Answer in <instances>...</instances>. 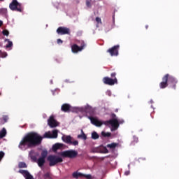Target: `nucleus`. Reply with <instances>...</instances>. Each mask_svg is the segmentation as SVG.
<instances>
[{"instance_id": "obj_29", "label": "nucleus", "mask_w": 179, "mask_h": 179, "mask_svg": "<svg viewBox=\"0 0 179 179\" xmlns=\"http://www.w3.org/2000/svg\"><path fill=\"white\" fill-rule=\"evenodd\" d=\"M101 135L103 136V138H108L111 136V133H109V132L106 133L105 131H102L101 133Z\"/></svg>"}, {"instance_id": "obj_25", "label": "nucleus", "mask_w": 179, "mask_h": 179, "mask_svg": "<svg viewBox=\"0 0 179 179\" xmlns=\"http://www.w3.org/2000/svg\"><path fill=\"white\" fill-rule=\"evenodd\" d=\"M6 136V129L3 128L1 131H0V139L5 138Z\"/></svg>"}, {"instance_id": "obj_19", "label": "nucleus", "mask_w": 179, "mask_h": 179, "mask_svg": "<svg viewBox=\"0 0 179 179\" xmlns=\"http://www.w3.org/2000/svg\"><path fill=\"white\" fill-rule=\"evenodd\" d=\"M64 146L65 145H64V143H57L52 145V149L53 152H57L58 149H62V148H64Z\"/></svg>"}, {"instance_id": "obj_42", "label": "nucleus", "mask_w": 179, "mask_h": 179, "mask_svg": "<svg viewBox=\"0 0 179 179\" xmlns=\"http://www.w3.org/2000/svg\"><path fill=\"white\" fill-rule=\"evenodd\" d=\"M57 44H62L64 43V41H62V40L59 38V39H57Z\"/></svg>"}, {"instance_id": "obj_15", "label": "nucleus", "mask_w": 179, "mask_h": 179, "mask_svg": "<svg viewBox=\"0 0 179 179\" xmlns=\"http://www.w3.org/2000/svg\"><path fill=\"white\" fill-rule=\"evenodd\" d=\"M72 176L73 178L76 179L79 178V177H85L87 179H92V175L90 174L86 175L82 173L74 172Z\"/></svg>"}, {"instance_id": "obj_28", "label": "nucleus", "mask_w": 179, "mask_h": 179, "mask_svg": "<svg viewBox=\"0 0 179 179\" xmlns=\"http://www.w3.org/2000/svg\"><path fill=\"white\" fill-rule=\"evenodd\" d=\"M0 15H8V9L6 8H1L0 9Z\"/></svg>"}, {"instance_id": "obj_10", "label": "nucleus", "mask_w": 179, "mask_h": 179, "mask_svg": "<svg viewBox=\"0 0 179 179\" xmlns=\"http://www.w3.org/2000/svg\"><path fill=\"white\" fill-rule=\"evenodd\" d=\"M43 138H48L49 139H55L58 138V130L55 129L52 131L45 132L43 135Z\"/></svg>"}, {"instance_id": "obj_24", "label": "nucleus", "mask_w": 179, "mask_h": 179, "mask_svg": "<svg viewBox=\"0 0 179 179\" xmlns=\"http://www.w3.org/2000/svg\"><path fill=\"white\" fill-rule=\"evenodd\" d=\"M81 134L78 136V139H84V141H86V139H87V136H86V134H85V132H83V130H81Z\"/></svg>"}, {"instance_id": "obj_31", "label": "nucleus", "mask_w": 179, "mask_h": 179, "mask_svg": "<svg viewBox=\"0 0 179 179\" xmlns=\"http://www.w3.org/2000/svg\"><path fill=\"white\" fill-rule=\"evenodd\" d=\"M99 136L97 134V132L94 131L92 133V139H99Z\"/></svg>"}, {"instance_id": "obj_8", "label": "nucleus", "mask_w": 179, "mask_h": 179, "mask_svg": "<svg viewBox=\"0 0 179 179\" xmlns=\"http://www.w3.org/2000/svg\"><path fill=\"white\" fill-rule=\"evenodd\" d=\"M62 139L63 141V142H64L65 143H67L68 145H73V146H78V145H79V141H73V138H72V136H63L62 137Z\"/></svg>"}, {"instance_id": "obj_49", "label": "nucleus", "mask_w": 179, "mask_h": 179, "mask_svg": "<svg viewBox=\"0 0 179 179\" xmlns=\"http://www.w3.org/2000/svg\"><path fill=\"white\" fill-rule=\"evenodd\" d=\"M113 169H115V166H113Z\"/></svg>"}, {"instance_id": "obj_48", "label": "nucleus", "mask_w": 179, "mask_h": 179, "mask_svg": "<svg viewBox=\"0 0 179 179\" xmlns=\"http://www.w3.org/2000/svg\"><path fill=\"white\" fill-rule=\"evenodd\" d=\"M115 113H118V109H115Z\"/></svg>"}, {"instance_id": "obj_34", "label": "nucleus", "mask_w": 179, "mask_h": 179, "mask_svg": "<svg viewBox=\"0 0 179 179\" xmlns=\"http://www.w3.org/2000/svg\"><path fill=\"white\" fill-rule=\"evenodd\" d=\"M8 120H9L8 116H3V120L4 121V122H1V125H3V124H5V122H8Z\"/></svg>"}, {"instance_id": "obj_11", "label": "nucleus", "mask_w": 179, "mask_h": 179, "mask_svg": "<svg viewBox=\"0 0 179 179\" xmlns=\"http://www.w3.org/2000/svg\"><path fill=\"white\" fill-rule=\"evenodd\" d=\"M57 34H59L60 36H64L65 34H71V29L68 27H59L57 29Z\"/></svg>"}, {"instance_id": "obj_7", "label": "nucleus", "mask_w": 179, "mask_h": 179, "mask_svg": "<svg viewBox=\"0 0 179 179\" xmlns=\"http://www.w3.org/2000/svg\"><path fill=\"white\" fill-rule=\"evenodd\" d=\"M48 155V151L43 150L41 153V157H39L37 160V164L39 167H43L45 164V158Z\"/></svg>"}, {"instance_id": "obj_39", "label": "nucleus", "mask_w": 179, "mask_h": 179, "mask_svg": "<svg viewBox=\"0 0 179 179\" xmlns=\"http://www.w3.org/2000/svg\"><path fill=\"white\" fill-rule=\"evenodd\" d=\"M43 177L45 179L50 178V173L48 172V173H45Z\"/></svg>"}, {"instance_id": "obj_18", "label": "nucleus", "mask_w": 179, "mask_h": 179, "mask_svg": "<svg viewBox=\"0 0 179 179\" xmlns=\"http://www.w3.org/2000/svg\"><path fill=\"white\" fill-rule=\"evenodd\" d=\"M71 106L69 103H64L62 105L61 110L64 113H69V111H71Z\"/></svg>"}, {"instance_id": "obj_52", "label": "nucleus", "mask_w": 179, "mask_h": 179, "mask_svg": "<svg viewBox=\"0 0 179 179\" xmlns=\"http://www.w3.org/2000/svg\"><path fill=\"white\" fill-rule=\"evenodd\" d=\"M128 167H129V165H128Z\"/></svg>"}, {"instance_id": "obj_16", "label": "nucleus", "mask_w": 179, "mask_h": 179, "mask_svg": "<svg viewBox=\"0 0 179 179\" xmlns=\"http://www.w3.org/2000/svg\"><path fill=\"white\" fill-rule=\"evenodd\" d=\"M115 148H121V143L120 142L113 143V159H115V157H117V156H118V153L114 152H115Z\"/></svg>"}, {"instance_id": "obj_35", "label": "nucleus", "mask_w": 179, "mask_h": 179, "mask_svg": "<svg viewBox=\"0 0 179 179\" xmlns=\"http://www.w3.org/2000/svg\"><path fill=\"white\" fill-rule=\"evenodd\" d=\"M2 34L3 36H9V31H8L7 29H4L2 31Z\"/></svg>"}, {"instance_id": "obj_1", "label": "nucleus", "mask_w": 179, "mask_h": 179, "mask_svg": "<svg viewBox=\"0 0 179 179\" xmlns=\"http://www.w3.org/2000/svg\"><path fill=\"white\" fill-rule=\"evenodd\" d=\"M43 142V136L38 133L31 131L27 134L20 141L18 148L20 150L25 151L40 146Z\"/></svg>"}, {"instance_id": "obj_3", "label": "nucleus", "mask_w": 179, "mask_h": 179, "mask_svg": "<svg viewBox=\"0 0 179 179\" xmlns=\"http://www.w3.org/2000/svg\"><path fill=\"white\" fill-rule=\"evenodd\" d=\"M59 155L62 157L66 159H76V157H78V151L75 150H69L61 152Z\"/></svg>"}, {"instance_id": "obj_33", "label": "nucleus", "mask_w": 179, "mask_h": 179, "mask_svg": "<svg viewBox=\"0 0 179 179\" xmlns=\"http://www.w3.org/2000/svg\"><path fill=\"white\" fill-rule=\"evenodd\" d=\"M85 3L87 8H92V0H86Z\"/></svg>"}, {"instance_id": "obj_38", "label": "nucleus", "mask_w": 179, "mask_h": 179, "mask_svg": "<svg viewBox=\"0 0 179 179\" xmlns=\"http://www.w3.org/2000/svg\"><path fill=\"white\" fill-rule=\"evenodd\" d=\"M96 22L99 24L100 23L101 24V18L96 17Z\"/></svg>"}, {"instance_id": "obj_6", "label": "nucleus", "mask_w": 179, "mask_h": 179, "mask_svg": "<svg viewBox=\"0 0 179 179\" xmlns=\"http://www.w3.org/2000/svg\"><path fill=\"white\" fill-rule=\"evenodd\" d=\"M9 8L10 10H15L16 12L23 11L22 3H18L17 0H13L12 2L9 4Z\"/></svg>"}, {"instance_id": "obj_36", "label": "nucleus", "mask_w": 179, "mask_h": 179, "mask_svg": "<svg viewBox=\"0 0 179 179\" xmlns=\"http://www.w3.org/2000/svg\"><path fill=\"white\" fill-rule=\"evenodd\" d=\"M3 156H5V152H3V151H0V162L3 159Z\"/></svg>"}, {"instance_id": "obj_41", "label": "nucleus", "mask_w": 179, "mask_h": 179, "mask_svg": "<svg viewBox=\"0 0 179 179\" xmlns=\"http://www.w3.org/2000/svg\"><path fill=\"white\" fill-rule=\"evenodd\" d=\"M131 174V171L128 170L124 172V176H129Z\"/></svg>"}, {"instance_id": "obj_26", "label": "nucleus", "mask_w": 179, "mask_h": 179, "mask_svg": "<svg viewBox=\"0 0 179 179\" xmlns=\"http://www.w3.org/2000/svg\"><path fill=\"white\" fill-rule=\"evenodd\" d=\"M4 41L5 43H8V44L6 45V48H10L11 47H13V43H12V41H10L9 39H5Z\"/></svg>"}, {"instance_id": "obj_2", "label": "nucleus", "mask_w": 179, "mask_h": 179, "mask_svg": "<svg viewBox=\"0 0 179 179\" xmlns=\"http://www.w3.org/2000/svg\"><path fill=\"white\" fill-rule=\"evenodd\" d=\"M89 120L91 121V123L93 125H95V127H101L103 124L104 125H110V130L113 131V119H110V120L101 122L92 116L88 117Z\"/></svg>"}, {"instance_id": "obj_30", "label": "nucleus", "mask_w": 179, "mask_h": 179, "mask_svg": "<svg viewBox=\"0 0 179 179\" xmlns=\"http://www.w3.org/2000/svg\"><path fill=\"white\" fill-rule=\"evenodd\" d=\"M91 152L92 153H100V147L92 148Z\"/></svg>"}, {"instance_id": "obj_13", "label": "nucleus", "mask_w": 179, "mask_h": 179, "mask_svg": "<svg viewBox=\"0 0 179 179\" xmlns=\"http://www.w3.org/2000/svg\"><path fill=\"white\" fill-rule=\"evenodd\" d=\"M48 124L49 127H50V128H56V127H58V122H57V120H55L54 118V116L52 115L48 120Z\"/></svg>"}, {"instance_id": "obj_45", "label": "nucleus", "mask_w": 179, "mask_h": 179, "mask_svg": "<svg viewBox=\"0 0 179 179\" xmlns=\"http://www.w3.org/2000/svg\"><path fill=\"white\" fill-rule=\"evenodd\" d=\"M2 24H3V22H2V20H0V27L2 26Z\"/></svg>"}, {"instance_id": "obj_14", "label": "nucleus", "mask_w": 179, "mask_h": 179, "mask_svg": "<svg viewBox=\"0 0 179 179\" xmlns=\"http://www.w3.org/2000/svg\"><path fill=\"white\" fill-rule=\"evenodd\" d=\"M85 48V45H82L81 46H78L77 44H73L71 46V51L73 54H78V52L82 51Z\"/></svg>"}, {"instance_id": "obj_22", "label": "nucleus", "mask_w": 179, "mask_h": 179, "mask_svg": "<svg viewBox=\"0 0 179 179\" xmlns=\"http://www.w3.org/2000/svg\"><path fill=\"white\" fill-rule=\"evenodd\" d=\"M108 150L107 147H104L103 145L99 146V153H108Z\"/></svg>"}, {"instance_id": "obj_17", "label": "nucleus", "mask_w": 179, "mask_h": 179, "mask_svg": "<svg viewBox=\"0 0 179 179\" xmlns=\"http://www.w3.org/2000/svg\"><path fill=\"white\" fill-rule=\"evenodd\" d=\"M85 113L87 117H93L92 115H94V110H93V108L88 106L85 108Z\"/></svg>"}, {"instance_id": "obj_27", "label": "nucleus", "mask_w": 179, "mask_h": 179, "mask_svg": "<svg viewBox=\"0 0 179 179\" xmlns=\"http://www.w3.org/2000/svg\"><path fill=\"white\" fill-rule=\"evenodd\" d=\"M19 169H27V164L25 162H19L18 164Z\"/></svg>"}, {"instance_id": "obj_47", "label": "nucleus", "mask_w": 179, "mask_h": 179, "mask_svg": "<svg viewBox=\"0 0 179 179\" xmlns=\"http://www.w3.org/2000/svg\"><path fill=\"white\" fill-rule=\"evenodd\" d=\"M148 27H149V26H148V25H146V26H145V29H148Z\"/></svg>"}, {"instance_id": "obj_5", "label": "nucleus", "mask_w": 179, "mask_h": 179, "mask_svg": "<svg viewBox=\"0 0 179 179\" xmlns=\"http://www.w3.org/2000/svg\"><path fill=\"white\" fill-rule=\"evenodd\" d=\"M125 121H124V119H119L117 117V115L114 113H113V132L114 136V132L120 128V125L124 124Z\"/></svg>"}, {"instance_id": "obj_12", "label": "nucleus", "mask_w": 179, "mask_h": 179, "mask_svg": "<svg viewBox=\"0 0 179 179\" xmlns=\"http://www.w3.org/2000/svg\"><path fill=\"white\" fill-rule=\"evenodd\" d=\"M169 86V74H166L162 78V81L159 83L160 89H166Z\"/></svg>"}, {"instance_id": "obj_23", "label": "nucleus", "mask_w": 179, "mask_h": 179, "mask_svg": "<svg viewBox=\"0 0 179 179\" xmlns=\"http://www.w3.org/2000/svg\"><path fill=\"white\" fill-rule=\"evenodd\" d=\"M138 142H139V138H138V137L136 136H134L133 141L131 142V145L135 146V145H136V143H138Z\"/></svg>"}, {"instance_id": "obj_46", "label": "nucleus", "mask_w": 179, "mask_h": 179, "mask_svg": "<svg viewBox=\"0 0 179 179\" xmlns=\"http://www.w3.org/2000/svg\"><path fill=\"white\" fill-rule=\"evenodd\" d=\"M115 75H116L115 73H113V78H115Z\"/></svg>"}, {"instance_id": "obj_50", "label": "nucleus", "mask_w": 179, "mask_h": 179, "mask_svg": "<svg viewBox=\"0 0 179 179\" xmlns=\"http://www.w3.org/2000/svg\"><path fill=\"white\" fill-rule=\"evenodd\" d=\"M0 1H5V0H0Z\"/></svg>"}, {"instance_id": "obj_4", "label": "nucleus", "mask_w": 179, "mask_h": 179, "mask_svg": "<svg viewBox=\"0 0 179 179\" xmlns=\"http://www.w3.org/2000/svg\"><path fill=\"white\" fill-rule=\"evenodd\" d=\"M48 162H49V166L52 167L54 166H57L58 163H62L64 159L62 157L56 156V155H49L47 157Z\"/></svg>"}, {"instance_id": "obj_44", "label": "nucleus", "mask_w": 179, "mask_h": 179, "mask_svg": "<svg viewBox=\"0 0 179 179\" xmlns=\"http://www.w3.org/2000/svg\"><path fill=\"white\" fill-rule=\"evenodd\" d=\"M107 148H110V149H113V143L107 145Z\"/></svg>"}, {"instance_id": "obj_9", "label": "nucleus", "mask_w": 179, "mask_h": 179, "mask_svg": "<svg viewBox=\"0 0 179 179\" xmlns=\"http://www.w3.org/2000/svg\"><path fill=\"white\" fill-rule=\"evenodd\" d=\"M177 83H178L177 79L174 78V76L168 74V86H169V87H171V89L176 90L177 87Z\"/></svg>"}, {"instance_id": "obj_43", "label": "nucleus", "mask_w": 179, "mask_h": 179, "mask_svg": "<svg viewBox=\"0 0 179 179\" xmlns=\"http://www.w3.org/2000/svg\"><path fill=\"white\" fill-rule=\"evenodd\" d=\"M106 94H107L108 96H111V91L108 90V91L106 92Z\"/></svg>"}, {"instance_id": "obj_37", "label": "nucleus", "mask_w": 179, "mask_h": 179, "mask_svg": "<svg viewBox=\"0 0 179 179\" xmlns=\"http://www.w3.org/2000/svg\"><path fill=\"white\" fill-rule=\"evenodd\" d=\"M118 83V80H117V78H114L113 79V85H117Z\"/></svg>"}, {"instance_id": "obj_40", "label": "nucleus", "mask_w": 179, "mask_h": 179, "mask_svg": "<svg viewBox=\"0 0 179 179\" xmlns=\"http://www.w3.org/2000/svg\"><path fill=\"white\" fill-rule=\"evenodd\" d=\"M107 52H109V54L113 56V48H109L108 50H107Z\"/></svg>"}, {"instance_id": "obj_51", "label": "nucleus", "mask_w": 179, "mask_h": 179, "mask_svg": "<svg viewBox=\"0 0 179 179\" xmlns=\"http://www.w3.org/2000/svg\"><path fill=\"white\" fill-rule=\"evenodd\" d=\"M115 164L117 165V162H115Z\"/></svg>"}, {"instance_id": "obj_20", "label": "nucleus", "mask_w": 179, "mask_h": 179, "mask_svg": "<svg viewBox=\"0 0 179 179\" xmlns=\"http://www.w3.org/2000/svg\"><path fill=\"white\" fill-rule=\"evenodd\" d=\"M103 82L105 85H108L109 86H113V80L108 77H104L103 78Z\"/></svg>"}, {"instance_id": "obj_21", "label": "nucleus", "mask_w": 179, "mask_h": 179, "mask_svg": "<svg viewBox=\"0 0 179 179\" xmlns=\"http://www.w3.org/2000/svg\"><path fill=\"white\" fill-rule=\"evenodd\" d=\"M118 50H120V45H116L113 47V55L116 57L118 55Z\"/></svg>"}, {"instance_id": "obj_32", "label": "nucleus", "mask_w": 179, "mask_h": 179, "mask_svg": "<svg viewBox=\"0 0 179 179\" xmlns=\"http://www.w3.org/2000/svg\"><path fill=\"white\" fill-rule=\"evenodd\" d=\"M0 57H1V58H6V57H8V53H6V52H2V50H0Z\"/></svg>"}]
</instances>
